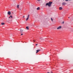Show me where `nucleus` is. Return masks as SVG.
Returning a JSON list of instances; mask_svg holds the SVG:
<instances>
[{
  "label": "nucleus",
  "instance_id": "393cba45",
  "mask_svg": "<svg viewBox=\"0 0 73 73\" xmlns=\"http://www.w3.org/2000/svg\"><path fill=\"white\" fill-rule=\"evenodd\" d=\"M9 18H11V17H9Z\"/></svg>",
  "mask_w": 73,
  "mask_h": 73
},
{
  "label": "nucleus",
  "instance_id": "dca6fc26",
  "mask_svg": "<svg viewBox=\"0 0 73 73\" xmlns=\"http://www.w3.org/2000/svg\"><path fill=\"white\" fill-rule=\"evenodd\" d=\"M29 15H28L27 17H29Z\"/></svg>",
  "mask_w": 73,
  "mask_h": 73
},
{
  "label": "nucleus",
  "instance_id": "a211bd4d",
  "mask_svg": "<svg viewBox=\"0 0 73 73\" xmlns=\"http://www.w3.org/2000/svg\"><path fill=\"white\" fill-rule=\"evenodd\" d=\"M47 73H52V72L51 73H50L49 72H47Z\"/></svg>",
  "mask_w": 73,
  "mask_h": 73
},
{
  "label": "nucleus",
  "instance_id": "4be33fe9",
  "mask_svg": "<svg viewBox=\"0 0 73 73\" xmlns=\"http://www.w3.org/2000/svg\"><path fill=\"white\" fill-rule=\"evenodd\" d=\"M21 35H23V34H21Z\"/></svg>",
  "mask_w": 73,
  "mask_h": 73
},
{
  "label": "nucleus",
  "instance_id": "ddd939ff",
  "mask_svg": "<svg viewBox=\"0 0 73 73\" xmlns=\"http://www.w3.org/2000/svg\"><path fill=\"white\" fill-rule=\"evenodd\" d=\"M51 21H53V19H52V18H51Z\"/></svg>",
  "mask_w": 73,
  "mask_h": 73
},
{
  "label": "nucleus",
  "instance_id": "aec40b11",
  "mask_svg": "<svg viewBox=\"0 0 73 73\" xmlns=\"http://www.w3.org/2000/svg\"><path fill=\"white\" fill-rule=\"evenodd\" d=\"M64 22H63L62 24H64Z\"/></svg>",
  "mask_w": 73,
  "mask_h": 73
},
{
  "label": "nucleus",
  "instance_id": "39448f33",
  "mask_svg": "<svg viewBox=\"0 0 73 73\" xmlns=\"http://www.w3.org/2000/svg\"><path fill=\"white\" fill-rule=\"evenodd\" d=\"M59 9L60 10H62V8L61 7H60Z\"/></svg>",
  "mask_w": 73,
  "mask_h": 73
},
{
  "label": "nucleus",
  "instance_id": "2eb2a0df",
  "mask_svg": "<svg viewBox=\"0 0 73 73\" xmlns=\"http://www.w3.org/2000/svg\"><path fill=\"white\" fill-rule=\"evenodd\" d=\"M19 5H17V8H19Z\"/></svg>",
  "mask_w": 73,
  "mask_h": 73
},
{
  "label": "nucleus",
  "instance_id": "6e6552de",
  "mask_svg": "<svg viewBox=\"0 0 73 73\" xmlns=\"http://www.w3.org/2000/svg\"><path fill=\"white\" fill-rule=\"evenodd\" d=\"M1 24L2 25H4V24H5V23H2Z\"/></svg>",
  "mask_w": 73,
  "mask_h": 73
},
{
  "label": "nucleus",
  "instance_id": "423d86ee",
  "mask_svg": "<svg viewBox=\"0 0 73 73\" xmlns=\"http://www.w3.org/2000/svg\"><path fill=\"white\" fill-rule=\"evenodd\" d=\"M40 7H38L36 9L37 10H40Z\"/></svg>",
  "mask_w": 73,
  "mask_h": 73
},
{
  "label": "nucleus",
  "instance_id": "1a4fd4ad",
  "mask_svg": "<svg viewBox=\"0 0 73 73\" xmlns=\"http://www.w3.org/2000/svg\"><path fill=\"white\" fill-rule=\"evenodd\" d=\"M38 50H36V53H38Z\"/></svg>",
  "mask_w": 73,
  "mask_h": 73
},
{
  "label": "nucleus",
  "instance_id": "bb28decb",
  "mask_svg": "<svg viewBox=\"0 0 73 73\" xmlns=\"http://www.w3.org/2000/svg\"><path fill=\"white\" fill-rule=\"evenodd\" d=\"M68 18H70V17H68Z\"/></svg>",
  "mask_w": 73,
  "mask_h": 73
},
{
  "label": "nucleus",
  "instance_id": "5701e85b",
  "mask_svg": "<svg viewBox=\"0 0 73 73\" xmlns=\"http://www.w3.org/2000/svg\"><path fill=\"white\" fill-rule=\"evenodd\" d=\"M38 44H36V46H37V45Z\"/></svg>",
  "mask_w": 73,
  "mask_h": 73
},
{
  "label": "nucleus",
  "instance_id": "a878e982",
  "mask_svg": "<svg viewBox=\"0 0 73 73\" xmlns=\"http://www.w3.org/2000/svg\"><path fill=\"white\" fill-rule=\"evenodd\" d=\"M69 1H70H70H71V0H68Z\"/></svg>",
  "mask_w": 73,
  "mask_h": 73
},
{
  "label": "nucleus",
  "instance_id": "f03ea898",
  "mask_svg": "<svg viewBox=\"0 0 73 73\" xmlns=\"http://www.w3.org/2000/svg\"><path fill=\"white\" fill-rule=\"evenodd\" d=\"M62 5H66V3L64 2H63V3H62Z\"/></svg>",
  "mask_w": 73,
  "mask_h": 73
},
{
  "label": "nucleus",
  "instance_id": "6ab92c4d",
  "mask_svg": "<svg viewBox=\"0 0 73 73\" xmlns=\"http://www.w3.org/2000/svg\"><path fill=\"white\" fill-rule=\"evenodd\" d=\"M24 17H25V16H23V18H24Z\"/></svg>",
  "mask_w": 73,
  "mask_h": 73
},
{
  "label": "nucleus",
  "instance_id": "f8f14e48",
  "mask_svg": "<svg viewBox=\"0 0 73 73\" xmlns=\"http://www.w3.org/2000/svg\"><path fill=\"white\" fill-rule=\"evenodd\" d=\"M10 17H11V18H12V15H11L10 16Z\"/></svg>",
  "mask_w": 73,
  "mask_h": 73
},
{
  "label": "nucleus",
  "instance_id": "20e7f679",
  "mask_svg": "<svg viewBox=\"0 0 73 73\" xmlns=\"http://www.w3.org/2000/svg\"><path fill=\"white\" fill-rule=\"evenodd\" d=\"M61 26H59L57 28V29H61Z\"/></svg>",
  "mask_w": 73,
  "mask_h": 73
},
{
  "label": "nucleus",
  "instance_id": "412c9836",
  "mask_svg": "<svg viewBox=\"0 0 73 73\" xmlns=\"http://www.w3.org/2000/svg\"><path fill=\"white\" fill-rule=\"evenodd\" d=\"M37 1H40V0H37Z\"/></svg>",
  "mask_w": 73,
  "mask_h": 73
},
{
  "label": "nucleus",
  "instance_id": "9d476101",
  "mask_svg": "<svg viewBox=\"0 0 73 73\" xmlns=\"http://www.w3.org/2000/svg\"><path fill=\"white\" fill-rule=\"evenodd\" d=\"M29 19V17H28L26 19V21H27Z\"/></svg>",
  "mask_w": 73,
  "mask_h": 73
},
{
  "label": "nucleus",
  "instance_id": "7ed1b4c3",
  "mask_svg": "<svg viewBox=\"0 0 73 73\" xmlns=\"http://www.w3.org/2000/svg\"><path fill=\"white\" fill-rule=\"evenodd\" d=\"M11 13V11H8L7 13V14L9 15H10Z\"/></svg>",
  "mask_w": 73,
  "mask_h": 73
},
{
  "label": "nucleus",
  "instance_id": "b1692460",
  "mask_svg": "<svg viewBox=\"0 0 73 73\" xmlns=\"http://www.w3.org/2000/svg\"><path fill=\"white\" fill-rule=\"evenodd\" d=\"M33 41H34V42L35 41V40H33Z\"/></svg>",
  "mask_w": 73,
  "mask_h": 73
},
{
  "label": "nucleus",
  "instance_id": "f3484780",
  "mask_svg": "<svg viewBox=\"0 0 73 73\" xmlns=\"http://www.w3.org/2000/svg\"><path fill=\"white\" fill-rule=\"evenodd\" d=\"M68 0H65V1H68Z\"/></svg>",
  "mask_w": 73,
  "mask_h": 73
},
{
  "label": "nucleus",
  "instance_id": "0eeeda50",
  "mask_svg": "<svg viewBox=\"0 0 73 73\" xmlns=\"http://www.w3.org/2000/svg\"><path fill=\"white\" fill-rule=\"evenodd\" d=\"M26 28L27 29H29V27H26Z\"/></svg>",
  "mask_w": 73,
  "mask_h": 73
},
{
  "label": "nucleus",
  "instance_id": "f257e3e1",
  "mask_svg": "<svg viewBox=\"0 0 73 73\" xmlns=\"http://www.w3.org/2000/svg\"><path fill=\"white\" fill-rule=\"evenodd\" d=\"M52 4V2H49L48 3H46V6H47V5H48V7H51Z\"/></svg>",
  "mask_w": 73,
  "mask_h": 73
},
{
  "label": "nucleus",
  "instance_id": "4468645a",
  "mask_svg": "<svg viewBox=\"0 0 73 73\" xmlns=\"http://www.w3.org/2000/svg\"><path fill=\"white\" fill-rule=\"evenodd\" d=\"M38 50L39 52V51H40V50H41V49H38Z\"/></svg>",
  "mask_w": 73,
  "mask_h": 73
},
{
  "label": "nucleus",
  "instance_id": "9b49d317",
  "mask_svg": "<svg viewBox=\"0 0 73 73\" xmlns=\"http://www.w3.org/2000/svg\"><path fill=\"white\" fill-rule=\"evenodd\" d=\"M20 31L21 32H23V30L21 29H20Z\"/></svg>",
  "mask_w": 73,
  "mask_h": 73
}]
</instances>
